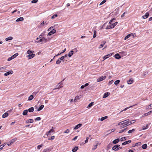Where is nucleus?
Returning a JSON list of instances; mask_svg holds the SVG:
<instances>
[{
  "instance_id": "1",
  "label": "nucleus",
  "mask_w": 152,
  "mask_h": 152,
  "mask_svg": "<svg viewBox=\"0 0 152 152\" xmlns=\"http://www.w3.org/2000/svg\"><path fill=\"white\" fill-rule=\"evenodd\" d=\"M132 121H129V119L121 121V124L120 126L121 129H122L132 124Z\"/></svg>"
},
{
  "instance_id": "2",
  "label": "nucleus",
  "mask_w": 152,
  "mask_h": 152,
  "mask_svg": "<svg viewBox=\"0 0 152 152\" xmlns=\"http://www.w3.org/2000/svg\"><path fill=\"white\" fill-rule=\"evenodd\" d=\"M118 22H115V23L111 24V25L109 26H107V27L106 28V29H109L110 28H113L115 26H116Z\"/></svg>"
},
{
  "instance_id": "3",
  "label": "nucleus",
  "mask_w": 152,
  "mask_h": 152,
  "mask_svg": "<svg viewBox=\"0 0 152 152\" xmlns=\"http://www.w3.org/2000/svg\"><path fill=\"white\" fill-rule=\"evenodd\" d=\"M17 138H15L14 139H12L7 143V145L8 146L10 145L13 144L15 141H17Z\"/></svg>"
},
{
  "instance_id": "4",
  "label": "nucleus",
  "mask_w": 152,
  "mask_h": 152,
  "mask_svg": "<svg viewBox=\"0 0 152 152\" xmlns=\"http://www.w3.org/2000/svg\"><path fill=\"white\" fill-rule=\"evenodd\" d=\"M47 41V39L44 37H42V38L40 39L39 41H36L35 42L39 43L42 42H46Z\"/></svg>"
},
{
  "instance_id": "5",
  "label": "nucleus",
  "mask_w": 152,
  "mask_h": 152,
  "mask_svg": "<svg viewBox=\"0 0 152 152\" xmlns=\"http://www.w3.org/2000/svg\"><path fill=\"white\" fill-rule=\"evenodd\" d=\"M63 84L61 83V82L59 83L56 86V88H54V90L59 89L62 87L63 86H61V85H62Z\"/></svg>"
},
{
  "instance_id": "6",
  "label": "nucleus",
  "mask_w": 152,
  "mask_h": 152,
  "mask_svg": "<svg viewBox=\"0 0 152 152\" xmlns=\"http://www.w3.org/2000/svg\"><path fill=\"white\" fill-rule=\"evenodd\" d=\"M106 78V76H102L101 77L97 79V82H100L103 80H104Z\"/></svg>"
},
{
  "instance_id": "7",
  "label": "nucleus",
  "mask_w": 152,
  "mask_h": 152,
  "mask_svg": "<svg viewBox=\"0 0 152 152\" xmlns=\"http://www.w3.org/2000/svg\"><path fill=\"white\" fill-rule=\"evenodd\" d=\"M113 53H110V54H107V55H106V56H104L103 57V61H104V60L107 58H108L111 56H112V55H113Z\"/></svg>"
},
{
  "instance_id": "8",
  "label": "nucleus",
  "mask_w": 152,
  "mask_h": 152,
  "mask_svg": "<svg viewBox=\"0 0 152 152\" xmlns=\"http://www.w3.org/2000/svg\"><path fill=\"white\" fill-rule=\"evenodd\" d=\"M119 146H120V145H115L113 147L112 150H114L115 151H118V150H117V148H118V147H119Z\"/></svg>"
},
{
  "instance_id": "9",
  "label": "nucleus",
  "mask_w": 152,
  "mask_h": 152,
  "mask_svg": "<svg viewBox=\"0 0 152 152\" xmlns=\"http://www.w3.org/2000/svg\"><path fill=\"white\" fill-rule=\"evenodd\" d=\"M56 30L54 28H53L52 30H51L48 34V35L49 36L51 35L52 34L56 33Z\"/></svg>"
},
{
  "instance_id": "10",
  "label": "nucleus",
  "mask_w": 152,
  "mask_h": 152,
  "mask_svg": "<svg viewBox=\"0 0 152 152\" xmlns=\"http://www.w3.org/2000/svg\"><path fill=\"white\" fill-rule=\"evenodd\" d=\"M35 54H32L31 55H28L26 56L27 58H28V59H30L33 58L35 56Z\"/></svg>"
},
{
  "instance_id": "11",
  "label": "nucleus",
  "mask_w": 152,
  "mask_h": 152,
  "mask_svg": "<svg viewBox=\"0 0 152 152\" xmlns=\"http://www.w3.org/2000/svg\"><path fill=\"white\" fill-rule=\"evenodd\" d=\"M82 125V124H79L77 125L74 128V129L75 130H76L77 129L80 127Z\"/></svg>"
},
{
  "instance_id": "12",
  "label": "nucleus",
  "mask_w": 152,
  "mask_h": 152,
  "mask_svg": "<svg viewBox=\"0 0 152 152\" xmlns=\"http://www.w3.org/2000/svg\"><path fill=\"white\" fill-rule=\"evenodd\" d=\"M114 56L116 59H119L121 58V56L118 53L116 54Z\"/></svg>"
},
{
  "instance_id": "13",
  "label": "nucleus",
  "mask_w": 152,
  "mask_h": 152,
  "mask_svg": "<svg viewBox=\"0 0 152 152\" xmlns=\"http://www.w3.org/2000/svg\"><path fill=\"white\" fill-rule=\"evenodd\" d=\"M134 82V80L132 78H131L127 81V83L128 84H131Z\"/></svg>"
},
{
  "instance_id": "14",
  "label": "nucleus",
  "mask_w": 152,
  "mask_h": 152,
  "mask_svg": "<svg viewBox=\"0 0 152 152\" xmlns=\"http://www.w3.org/2000/svg\"><path fill=\"white\" fill-rule=\"evenodd\" d=\"M13 73V71L12 70L10 71L9 72H8L4 74V75L5 76H7V75H9L10 74H12Z\"/></svg>"
},
{
  "instance_id": "15",
  "label": "nucleus",
  "mask_w": 152,
  "mask_h": 152,
  "mask_svg": "<svg viewBox=\"0 0 152 152\" xmlns=\"http://www.w3.org/2000/svg\"><path fill=\"white\" fill-rule=\"evenodd\" d=\"M149 15V13L148 12H147L146 13L145 15H144L142 16V18L144 19H145L147 18Z\"/></svg>"
},
{
  "instance_id": "16",
  "label": "nucleus",
  "mask_w": 152,
  "mask_h": 152,
  "mask_svg": "<svg viewBox=\"0 0 152 152\" xmlns=\"http://www.w3.org/2000/svg\"><path fill=\"white\" fill-rule=\"evenodd\" d=\"M133 35H134L132 33L129 34L125 37L124 39L125 40H126V39H127L128 38H129L130 37H131V36H133Z\"/></svg>"
},
{
  "instance_id": "17",
  "label": "nucleus",
  "mask_w": 152,
  "mask_h": 152,
  "mask_svg": "<svg viewBox=\"0 0 152 152\" xmlns=\"http://www.w3.org/2000/svg\"><path fill=\"white\" fill-rule=\"evenodd\" d=\"M131 142V140H129L127 141H125V142H124L123 143H122V145H126L127 144Z\"/></svg>"
},
{
  "instance_id": "18",
  "label": "nucleus",
  "mask_w": 152,
  "mask_h": 152,
  "mask_svg": "<svg viewBox=\"0 0 152 152\" xmlns=\"http://www.w3.org/2000/svg\"><path fill=\"white\" fill-rule=\"evenodd\" d=\"M137 104H134V105H132V106H130V107H126V108H125L124 110H123L121 111V112H120V113H121V112H122L123 111H126V110H127V109H128L129 108H131V107H133V106H135V105H137Z\"/></svg>"
},
{
  "instance_id": "19",
  "label": "nucleus",
  "mask_w": 152,
  "mask_h": 152,
  "mask_svg": "<svg viewBox=\"0 0 152 152\" xmlns=\"http://www.w3.org/2000/svg\"><path fill=\"white\" fill-rule=\"evenodd\" d=\"M34 122V120L33 119H29L27 120L26 121V123L27 124L28 123H33Z\"/></svg>"
},
{
  "instance_id": "20",
  "label": "nucleus",
  "mask_w": 152,
  "mask_h": 152,
  "mask_svg": "<svg viewBox=\"0 0 152 152\" xmlns=\"http://www.w3.org/2000/svg\"><path fill=\"white\" fill-rule=\"evenodd\" d=\"M110 93L109 92H106L105 93L103 96V98H105L107 97L109 95H110Z\"/></svg>"
},
{
  "instance_id": "21",
  "label": "nucleus",
  "mask_w": 152,
  "mask_h": 152,
  "mask_svg": "<svg viewBox=\"0 0 152 152\" xmlns=\"http://www.w3.org/2000/svg\"><path fill=\"white\" fill-rule=\"evenodd\" d=\"M119 141H120V140L119 139H116L114 140L112 142L114 144H116Z\"/></svg>"
},
{
  "instance_id": "22",
  "label": "nucleus",
  "mask_w": 152,
  "mask_h": 152,
  "mask_svg": "<svg viewBox=\"0 0 152 152\" xmlns=\"http://www.w3.org/2000/svg\"><path fill=\"white\" fill-rule=\"evenodd\" d=\"M73 51L72 50L70 51L68 56L69 57H71L73 55Z\"/></svg>"
},
{
  "instance_id": "23",
  "label": "nucleus",
  "mask_w": 152,
  "mask_h": 152,
  "mask_svg": "<svg viewBox=\"0 0 152 152\" xmlns=\"http://www.w3.org/2000/svg\"><path fill=\"white\" fill-rule=\"evenodd\" d=\"M24 20V18L23 17H21L18 18L16 20V22H19L20 21H23Z\"/></svg>"
},
{
  "instance_id": "24",
  "label": "nucleus",
  "mask_w": 152,
  "mask_h": 152,
  "mask_svg": "<svg viewBox=\"0 0 152 152\" xmlns=\"http://www.w3.org/2000/svg\"><path fill=\"white\" fill-rule=\"evenodd\" d=\"M78 147L75 146V147L73 148L72 150V151L73 152H76L78 149Z\"/></svg>"
},
{
  "instance_id": "25",
  "label": "nucleus",
  "mask_w": 152,
  "mask_h": 152,
  "mask_svg": "<svg viewBox=\"0 0 152 152\" xmlns=\"http://www.w3.org/2000/svg\"><path fill=\"white\" fill-rule=\"evenodd\" d=\"M128 128L126 127V128H124V129H122L120 131L119 133H121L124 132L125 131H126L128 130Z\"/></svg>"
},
{
  "instance_id": "26",
  "label": "nucleus",
  "mask_w": 152,
  "mask_h": 152,
  "mask_svg": "<svg viewBox=\"0 0 152 152\" xmlns=\"http://www.w3.org/2000/svg\"><path fill=\"white\" fill-rule=\"evenodd\" d=\"M28 112V110H25L23 111V115H27Z\"/></svg>"
},
{
  "instance_id": "27",
  "label": "nucleus",
  "mask_w": 152,
  "mask_h": 152,
  "mask_svg": "<svg viewBox=\"0 0 152 152\" xmlns=\"http://www.w3.org/2000/svg\"><path fill=\"white\" fill-rule=\"evenodd\" d=\"M29 112H33L34 110V108L33 107H32L28 109V110Z\"/></svg>"
},
{
  "instance_id": "28",
  "label": "nucleus",
  "mask_w": 152,
  "mask_h": 152,
  "mask_svg": "<svg viewBox=\"0 0 152 152\" xmlns=\"http://www.w3.org/2000/svg\"><path fill=\"white\" fill-rule=\"evenodd\" d=\"M44 106L43 105H42L39 107V108L37 109L38 111H39L41 110L44 107Z\"/></svg>"
},
{
  "instance_id": "29",
  "label": "nucleus",
  "mask_w": 152,
  "mask_h": 152,
  "mask_svg": "<svg viewBox=\"0 0 152 152\" xmlns=\"http://www.w3.org/2000/svg\"><path fill=\"white\" fill-rule=\"evenodd\" d=\"M34 97L33 96V95H30L28 98V100L30 101L33 99L34 98Z\"/></svg>"
},
{
  "instance_id": "30",
  "label": "nucleus",
  "mask_w": 152,
  "mask_h": 152,
  "mask_svg": "<svg viewBox=\"0 0 152 152\" xmlns=\"http://www.w3.org/2000/svg\"><path fill=\"white\" fill-rule=\"evenodd\" d=\"M8 115V113H5L2 115V118H3L7 117Z\"/></svg>"
},
{
  "instance_id": "31",
  "label": "nucleus",
  "mask_w": 152,
  "mask_h": 152,
  "mask_svg": "<svg viewBox=\"0 0 152 152\" xmlns=\"http://www.w3.org/2000/svg\"><path fill=\"white\" fill-rule=\"evenodd\" d=\"M34 52L33 51L30 50H28L27 52V53L29 54V55H31L32 53Z\"/></svg>"
},
{
  "instance_id": "32",
  "label": "nucleus",
  "mask_w": 152,
  "mask_h": 152,
  "mask_svg": "<svg viewBox=\"0 0 152 152\" xmlns=\"http://www.w3.org/2000/svg\"><path fill=\"white\" fill-rule=\"evenodd\" d=\"M12 39H13V37H8L6 38L5 39V40L6 41H8V40H12Z\"/></svg>"
},
{
  "instance_id": "33",
  "label": "nucleus",
  "mask_w": 152,
  "mask_h": 152,
  "mask_svg": "<svg viewBox=\"0 0 152 152\" xmlns=\"http://www.w3.org/2000/svg\"><path fill=\"white\" fill-rule=\"evenodd\" d=\"M98 143V141H96V145L94 146V147H93V148H92V149L93 150H94L95 149L97 148Z\"/></svg>"
},
{
  "instance_id": "34",
  "label": "nucleus",
  "mask_w": 152,
  "mask_h": 152,
  "mask_svg": "<svg viewBox=\"0 0 152 152\" xmlns=\"http://www.w3.org/2000/svg\"><path fill=\"white\" fill-rule=\"evenodd\" d=\"M135 131V129H133L132 130H129L128 133L129 134L132 133V132Z\"/></svg>"
},
{
  "instance_id": "35",
  "label": "nucleus",
  "mask_w": 152,
  "mask_h": 152,
  "mask_svg": "<svg viewBox=\"0 0 152 152\" xmlns=\"http://www.w3.org/2000/svg\"><path fill=\"white\" fill-rule=\"evenodd\" d=\"M6 68L5 66H3L0 67V72H2L4 70V69H5Z\"/></svg>"
},
{
  "instance_id": "36",
  "label": "nucleus",
  "mask_w": 152,
  "mask_h": 152,
  "mask_svg": "<svg viewBox=\"0 0 152 152\" xmlns=\"http://www.w3.org/2000/svg\"><path fill=\"white\" fill-rule=\"evenodd\" d=\"M142 148L143 149H145L147 148V145L146 144H144L142 146Z\"/></svg>"
},
{
  "instance_id": "37",
  "label": "nucleus",
  "mask_w": 152,
  "mask_h": 152,
  "mask_svg": "<svg viewBox=\"0 0 152 152\" xmlns=\"http://www.w3.org/2000/svg\"><path fill=\"white\" fill-rule=\"evenodd\" d=\"M61 62V60L58 58V59L56 61V63L57 64H60Z\"/></svg>"
},
{
  "instance_id": "38",
  "label": "nucleus",
  "mask_w": 152,
  "mask_h": 152,
  "mask_svg": "<svg viewBox=\"0 0 152 152\" xmlns=\"http://www.w3.org/2000/svg\"><path fill=\"white\" fill-rule=\"evenodd\" d=\"M107 116H105L104 117H102L100 119V120L102 121H103L104 120L107 119Z\"/></svg>"
},
{
  "instance_id": "39",
  "label": "nucleus",
  "mask_w": 152,
  "mask_h": 152,
  "mask_svg": "<svg viewBox=\"0 0 152 152\" xmlns=\"http://www.w3.org/2000/svg\"><path fill=\"white\" fill-rule=\"evenodd\" d=\"M18 55V53H15L12 56V57L13 58V59L15 58L16 56H17Z\"/></svg>"
},
{
  "instance_id": "40",
  "label": "nucleus",
  "mask_w": 152,
  "mask_h": 152,
  "mask_svg": "<svg viewBox=\"0 0 152 152\" xmlns=\"http://www.w3.org/2000/svg\"><path fill=\"white\" fill-rule=\"evenodd\" d=\"M148 127V125L147 124L146 126H144L142 127V130H145L147 129Z\"/></svg>"
},
{
  "instance_id": "41",
  "label": "nucleus",
  "mask_w": 152,
  "mask_h": 152,
  "mask_svg": "<svg viewBox=\"0 0 152 152\" xmlns=\"http://www.w3.org/2000/svg\"><path fill=\"white\" fill-rule=\"evenodd\" d=\"M94 102H92L91 103H90L88 106V107H91L94 104Z\"/></svg>"
},
{
  "instance_id": "42",
  "label": "nucleus",
  "mask_w": 152,
  "mask_h": 152,
  "mask_svg": "<svg viewBox=\"0 0 152 152\" xmlns=\"http://www.w3.org/2000/svg\"><path fill=\"white\" fill-rule=\"evenodd\" d=\"M96 30H94V35L93 38H94L96 36Z\"/></svg>"
},
{
  "instance_id": "43",
  "label": "nucleus",
  "mask_w": 152,
  "mask_h": 152,
  "mask_svg": "<svg viewBox=\"0 0 152 152\" xmlns=\"http://www.w3.org/2000/svg\"><path fill=\"white\" fill-rule=\"evenodd\" d=\"M57 25V24L56 25ZM56 25H54V26H52L51 27H50L48 29V31H50L51 30V29H52L54 28L55 27V26H56Z\"/></svg>"
},
{
  "instance_id": "44",
  "label": "nucleus",
  "mask_w": 152,
  "mask_h": 152,
  "mask_svg": "<svg viewBox=\"0 0 152 152\" xmlns=\"http://www.w3.org/2000/svg\"><path fill=\"white\" fill-rule=\"evenodd\" d=\"M106 42H105L104 41L103 42V44H101L100 45V47L99 48H101L103 47L104 45L105 44Z\"/></svg>"
},
{
  "instance_id": "45",
  "label": "nucleus",
  "mask_w": 152,
  "mask_h": 152,
  "mask_svg": "<svg viewBox=\"0 0 152 152\" xmlns=\"http://www.w3.org/2000/svg\"><path fill=\"white\" fill-rule=\"evenodd\" d=\"M120 82V81L119 80H117L115 82L114 84L115 85H117Z\"/></svg>"
},
{
  "instance_id": "46",
  "label": "nucleus",
  "mask_w": 152,
  "mask_h": 152,
  "mask_svg": "<svg viewBox=\"0 0 152 152\" xmlns=\"http://www.w3.org/2000/svg\"><path fill=\"white\" fill-rule=\"evenodd\" d=\"M53 127H52V129H50L48 132V133H50L51 132H54V129H53Z\"/></svg>"
},
{
  "instance_id": "47",
  "label": "nucleus",
  "mask_w": 152,
  "mask_h": 152,
  "mask_svg": "<svg viewBox=\"0 0 152 152\" xmlns=\"http://www.w3.org/2000/svg\"><path fill=\"white\" fill-rule=\"evenodd\" d=\"M152 108V104L149 105L146 108V109H151Z\"/></svg>"
},
{
  "instance_id": "48",
  "label": "nucleus",
  "mask_w": 152,
  "mask_h": 152,
  "mask_svg": "<svg viewBox=\"0 0 152 152\" xmlns=\"http://www.w3.org/2000/svg\"><path fill=\"white\" fill-rule=\"evenodd\" d=\"M120 140H121V141H122L126 140V137H124L121 138L120 139Z\"/></svg>"
},
{
  "instance_id": "49",
  "label": "nucleus",
  "mask_w": 152,
  "mask_h": 152,
  "mask_svg": "<svg viewBox=\"0 0 152 152\" xmlns=\"http://www.w3.org/2000/svg\"><path fill=\"white\" fill-rule=\"evenodd\" d=\"M106 1V0H104L102 1L99 4V5H101L103 4H104V3H105Z\"/></svg>"
},
{
  "instance_id": "50",
  "label": "nucleus",
  "mask_w": 152,
  "mask_h": 152,
  "mask_svg": "<svg viewBox=\"0 0 152 152\" xmlns=\"http://www.w3.org/2000/svg\"><path fill=\"white\" fill-rule=\"evenodd\" d=\"M42 145H43L42 144H41V145H38L37 146V148L39 149H40L41 148H42Z\"/></svg>"
},
{
  "instance_id": "51",
  "label": "nucleus",
  "mask_w": 152,
  "mask_h": 152,
  "mask_svg": "<svg viewBox=\"0 0 152 152\" xmlns=\"http://www.w3.org/2000/svg\"><path fill=\"white\" fill-rule=\"evenodd\" d=\"M58 16V15L56 14H55L54 15H53L52 17H51V19H54L55 17H56Z\"/></svg>"
},
{
  "instance_id": "52",
  "label": "nucleus",
  "mask_w": 152,
  "mask_h": 152,
  "mask_svg": "<svg viewBox=\"0 0 152 152\" xmlns=\"http://www.w3.org/2000/svg\"><path fill=\"white\" fill-rule=\"evenodd\" d=\"M69 132V129H67L64 132V133H68Z\"/></svg>"
},
{
  "instance_id": "53",
  "label": "nucleus",
  "mask_w": 152,
  "mask_h": 152,
  "mask_svg": "<svg viewBox=\"0 0 152 152\" xmlns=\"http://www.w3.org/2000/svg\"><path fill=\"white\" fill-rule=\"evenodd\" d=\"M59 59L61 61H64V56H61V58H59Z\"/></svg>"
},
{
  "instance_id": "54",
  "label": "nucleus",
  "mask_w": 152,
  "mask_h": 152,
  "mask_svg": "<svg viewBox=\"0 0 152 152\" xmlns=\"http://www.w3.org/2000/svg\"><path fill=\"white\" fill-rule=\"evenodd\" d=\"M5 144L1 145L0 146V150L3 149V148Z\"/></svg>"
},
{
  "instance_id": "55",
  "label": "nucleus",
  "mask_w": 152,
  "mask_h": 152,
  "mask_svg": "<svg viewBox=\"0 0 152 152\" xmlns=\"http://www.w3.org/2000/svg\"><path fill=\"white\" fill-rule=\"evenodd\" d=\"M41 119L40 117H38L35 118V120L36 121H40Z\"/></svg>"
},
{
  "instance_id": "56",
  "label": "nucleus",
  "mask_w": 152,
  "mask_h": 152,
  "mask_svg": "<svg viewBox=\"0 0 152 152\" xmlns=\"http://www.w3.org/2000/svg\"><path fill=\"white\" fill-rule=\"evenodd\" d=\"M38 1V0H33L31 1V3H36Z\"/></svg>"
},
{
  "instance_id": "57",
  "label": "nucleus",
  "mask_w": 152,
  "mask_h": 152,
  "mask_svg": "<svg viewBox=\"0 0 152 152\" xmlns=\"http://www.w3.org/2000/svg\"><path fill=\"white\" fill-rule=\"evenodd\" d=\"M115 20V18H113L112 19H111L109 22V24H111L112 23L113 21V20Z\"/></svg>"
},
{
  "instance_id": "58",
  "label": "nucleus",
  "mask_w": 152,
  "mask_h": 152,
  "mask_svg": "<svg viewBox=\"0 0 152 152\" xmlns=\"http://www.w3.org/2000/svg\"><path fill=\"white\" fill-rule=\"evenodd\" d=\"M79 99V96H77L75 97V99H74V101H75L76 100H78Z\"/></svg>"
},
{
  "instance_id": "59",
  "label": "nucleus",
  "mask_w": 152,
  "mask_h": 152,
  "mask_svg": "<svg viewBox=\"0 0 152 152\" xmlns=\"http://www.w3.org/2000/svg\"><path fill=\"white\" fill-rule=\"evenodd\" d=\"M89 137H86V140L85 141V143H87L88 142V140L89 139Z\"/></svg>"
},
{
  "instance_id": "60",
  "label": "nucleus",
  "mask_w": 152,
  "mask_h": 152,
  "mask_svg": "<svg viewBox=\"0 0 152 152\" xmlns=\"http://www.w3.org/2000/svg\"><path fill=\"white\" fill-rule=\"evenodd\" d=\"M113 82V80H112L111 81H110L109 83L108 84L109 85H110L111 84H112Z\"/></svg>"
},
{
  "instance_id": "61",
  "label": "nucleus",
  "mask_w": 152,
  "mask_h": 152,
  "mask_svg": "<svg viewBox=\"0 0 152 152\" xmlns=\"http://www.w3.org/2000/svg\"><path fill=\"white\" fill-rule=\"evenodd\" d=\"M13 59L12 56L10 57H9L7 59V61H10L12 59Z\"/></svg>"
},
{
  "instance_id": "62",
  "label": "nucleus",
  "mask_w": 152,
  "mask_h": 152,
  "mask_svg": "<svg viewBox=\"0 0 152 152\" xmlns=\"http://www.w3.org/2000/svg\"><path fill=\"white\" fill-rule=\"evenodd\" d=\"M55 136H52L50 138H49L48 139L49 140H53L54 139Z\"/></svg>"
},
{
  "instance_id": "63",
  "label": "nucleus",
  "mask_w": 152,
  "mask_h": 152,
  "mask_svg": "<svg viewBox=\"0 0 152 152\" xmlns=\"http://www.w3.org/2000/svg\"><path fill=\"white\" fill-rule=\"evenodd\" d=\"M141 143L140 142H138V143H137L135 144V145L134 146H137L138 145H140Z\"/></svg>"
},
{
  "instance_id": "64",
  "label": "nucleus",
  "mask_w": 152,
  "mask_h": 152,
  "mask_svg": "<svg viewBox=\"0 0 152 152\" xmlns=\"http://www.w3.org/2000/svg\"><path fill=\"white\" fill-rule=\"evenodd\" d=\"M77 136H75L74 138L72 139L73 140L75 141V140L77 138Z\"/></svg>"
}]
</instances>
